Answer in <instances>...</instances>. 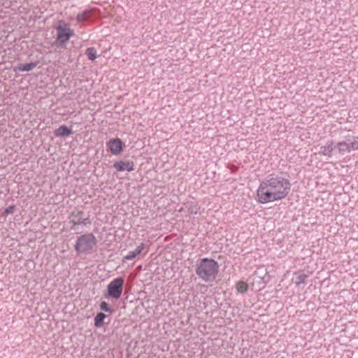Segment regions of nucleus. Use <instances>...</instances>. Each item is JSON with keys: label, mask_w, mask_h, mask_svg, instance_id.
I'll return each mask as SVG.
<instances>
[{"label": "nucleus", "mask_w": 358, "mask_h": 358, "mask_svg": "<svg viewBox=\"0 0 358 358\" xmlns=\"http://www.w3.org/2000/svg\"><path fill=\"white\" fill-rule=\"evenodd\" d=\"M36 66V63H27L25 64H20L17 66L15 67V71H30Z\"/></svg>", "instance_id": "nucleus-12"}, {"label": "nucleus", "mask_w": 358, "mask_h": 358, "mask_svg": "<svg viewBox=\"0 0 358 358\" xmlns=\"http://www.w3.org/2000/svg\"><path fill=\"white\" fill-rule=\"evenodd\" d=\"M100 308L101 310L112 313V309L109 307V305L106 301H102L100 304Z\"/></svg>", "instance_id": "nucleus-18"}, {"label": "nucleus", "mask_w": 358, "mask_h": 358, "mask_svg": "<svg viewBox=\"0 0 358 358\" xmlns=\"http://www.w3.org/2000/svg\"><path fill=\"white\" fill-rule=\"evenodd\" d=\"M96 245V237L91 233L79 236L75 244V250L78 253L87 254L91 252Z\"/></svg>", "instance_id": "nucleus-3"}, {"label": "nucleus", "mask_w": 358, "mask_h": 358, "mask_svg": "<svg viewBox=\"0 0 358 358\" xmlns=\"http://www.w3.org/2000/svg\"><path fill=\"white\" fill-rule=\"evenodd\" d=\"M110 152L115 155H119L122 151V142L119 138L110 140L107 143Z\"/></svg>", "instance_id": "nucleus-8"}, {"label": "nucleus", "mask_w": 358, "mask_h": 358, "mask_svg": "<svg viewBox=\"0 0 358 358\" xmlns=\"http://www.w3.org/2000/svg\"><path fill=\"white\" fill-rule=\"evenodd\" d=\"M196 274L206 282H213L219 272L218 263L210 258H203L196 262Z\"/></svg>", "instance_id": "nucleus-2"}, {"label": "nucleus", "mask_w": 358, "mask_h": 358, "mask_svg": "<svg viewBox=\"0 0 358 358\" xmlns=\"http://www.w3.org/2000/svg\"><path fill=\"white\" fill-rule=\"evenodd\" d=\"M106 317V315L103 313H98L94 317V325L96 327H101L103 324V320Z\"/></svg>", "instance_id": "nucleus-14"}, {"label": "nucleus", "mask_w": 358, "mask_h": 358, "mask_svg": "<svg viewBox=\"0 0 358 358\" xmlns=\"http://www.w3.org/2000/svg\"><path fill=\"white\" fill-rule=\"evenodd\" d=\"M124 280L122 277L113 279L107 286L106 292L103 296L107 299L117 300L122 296Z\"/></svg>", "instance_id": "nucleus-5"}, {"label": "nucleus", "mask_w": 358, "mask_h": 358, "mask_svg": "<svg viewBox=\"0 0 358 358\" xmlns=\"http://www.w3.org/2000/svg\"><path fill=\"white\" fill-rule=\"evenodd\" d=\"M336 148V145H334V142L329 141V143H327V145H323L320 148L319 154L321 155L328 156L329 157H331L332 151Z\"/></svg>", "instance_id": "nucleus-10"}, {"label": "nucleus", "mask_w": 358, "mask_h": 358, "mask_svg": "<svg viewBox=\"0 0 358 358\" xmlns=\"http://www.w3.org/2000/svg\"><path fill=\"white\" fill-rule=\"evenodd\" d=\"M136 257V254L133 251H129L128 254L124 256V259L127 260H132Z\"/></svg>", "instance_id": "nucleus-20"}, {"label": "nucleus", "mask_w": 358, "mask_h": 358, "mask_svg": "<svg viewBox=\"0 0 358 358\" xmlns=\"http://www.w3.org/2000/svg\"><path fill=\"white\" fill-rule=\"evenodd\" d=\"M338 151L340 153L350 152L358 150V137L348 136L345 140L338 142L336 145Z\"/></svg>", "instance_id": "nucleus-6"}, {"label": "nucleus", "mask_w": 358, "mask_h": 358, "mask_svg": "<svg viewBox=\"0 0 358 358\" xmlns=\"http://www.w3.org/2000/svg\"><path fill=\"white\" fill-rule=\"evenodd\" d=\"M57 37L56 43L59 47H64L70 38L74 35L73 29L70 28L69 24L60 20L56 26Z\"/></svg>", "instance_id": "nucleus-4"}, {"label": "nucleus", "mask_w": 358, "mask_h": 358, "mask_svg": "<svg viewBox=\"0 0 358 358\" xmlns=\"http://www.w3.org/2000/svg\"><path fill=\"white\" fill-rule=\"evenodd\" d=\"M236 289L240 293H245L248 289V285L245 282L239 281L236 283Z\"/></svg>", "instance_id": "nucleus-16"}, {"label": "nucleus", "mask_w": 358, "mask_h": 358, "mask_svg": "<svg viewBox=\"0 0 358 358\" xmlns=\"http://www.w3.org/2000/svg\"><path fill=\"white\" fill-rule=\"evenodd\" d=\"M145 248V244L144 243H141L136 248L134 251H133V252H134L136 254V257L138 255H140L143 250Z\"/></svg>", "instance_id": "nucleus-19"}, {"label": "nucleus", "mask_w": 358, "mask_h": 358, "mask_svg": "<svg viewBox=\"0 0 358 358\" xmlns=\"http://www.w3.org/2000/svg\"><path fill=\"white\" fill-rule=\"evenodd\" d=\"M71 130L64 125L60 126L55 131V135L57 136H67L71 134Z\"/></svg>", "instance_id": "nucleus-13"}, {"label": "nucleus", "mask_w": 358, "mask_h": 358, "mask_svg": "<svg viewBox=\"0 0 358 358\" xmlns=\"http://www.w3.org/2000/svg\"><path fill=\"white\" fill-rule=\"evenodd\" d=\"M113 167L118 171H132L134 169V164L131 161H119L114 164Z\"/></svg>", "instance_id": "nucleus-9"}, {"label": "nucleus", "mask_w": 358, "mask_h": 358, "mask_svg": "<svg viewBox=\"0 0 358 358\" xmlns=\"http://www.w3.org/2000/svg\"><path fill=\"white\" fill-rule=\"evenodd\" d=\"M291 183L281 175L271 174L260 182L257 190V201L266 203L285 199L290 191Z\"/></svg>", "instance_id": "nucleus-1"}, {"label": "nucleus", "mask_w": 358, "mask_h": 358, "mask_svg": "<svg viewBox=\"0 0 358 358\" xmlns=\"http://www.w3.org/2000/svg\"><path fill=\"white\" fill-rule=\"evenodd\" d=\"M14 210H15V206H8V208H6L5 209L4 214L5 215L12 214V213H13Z\"/></svg>", "instance_id": "nucleus-21"}, {"label": "nucleus", "mask_w": 358, "mask_h": 358, "mask_svg": "<svg viewBox=\"0 0 358 358\" xmlns=\"http://www.w3.org/2000/svg\"><path fill=\"white\" fill-rule=\"evenodd\" d=\"M306 278H307V275L304 273H297L296 275L294 282L297 285H299L305 282Z\"/></svg>", "instance_id": "nucleus-17"}, {"label": "nucleus", "mask_w": 358, "mask_h": 358, "mask_svg": "<svg viewBox=\"0 0 358 358\" xmlns=\"http://www.w3.org/2000/svg\"><path fill=\"white\" fill-rule=\"evenodd\" d=\"M69 218L71 223L73 224L71 227V229L73 230L76 229V227L78 224H83L84 225H87L91 222L89 215L86 216L83 211L79 210L78 209H75L72 211Z\"/></svg>", "instance_id": "nucleus-7"}, {"label": "nucleus", "mask_w": 358, "mask_h": 358, "mask_svg": "<svg viewBox=\"0 0 358 358\" xmlns=\"http://www.w3.org/2000/svg\"><path fill=\"white\" fill-rule=\"evenodd\" d=\"M93 10H85L83 13H78L76 17L78 22H84L88 21L92 15Z\"/></svg>", "instance_id": "nucleus-11"}, {"label": "nucleus", "mask_w": 358, "mask_h": 358, "mask_svg": "<svg viewBox=\"0 0 358 358\" xmlns=\"http://www.w3.org/2000/svg\"><path fill=\"white\" fill-rule=\"evenodd\" d=\"M85 54L90 60H94L97 57L96 50L94 48H88Z\"/></svg>", "instance_id": "nucleus-15"}]
</instances>
